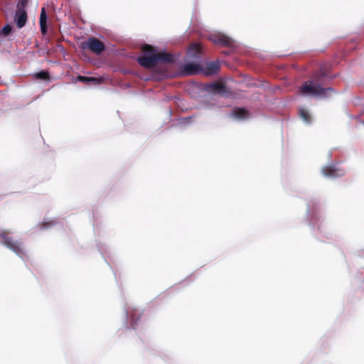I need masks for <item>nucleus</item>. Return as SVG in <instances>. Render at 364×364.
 <instances>
[{"mask_svg": "<svg viewBox=\"0 0 364 364\" xmlns=\"http://www.w3.org/2000/svg\"><path fill=\"white\" fill-rule=\"evenodd\" d=\"M77 80L80 82H85L87 84H90V83L98 84L102 81L100 79L97 78V77H86V76H82V75L77 76Z\"/></svg>", "mask_w": 364, "mask_h": 364, "instance_id": "nucleus-15", "label": "nucleus"}, {"mask_svg": "<svg viewBox=\"0 0 364 364\" xmlns=\"http://www.w3.org/2000/svg\"><path fill=\"white\" fill-rule=\"evenodd\" d=\"M201 53V47L199 44H193L189 48L187 52V55L189 58L193 57L196 59H198L200 58L199 55Z\"/></svg>", "mask_w": 364, "mask_h": 364, "instance_id": "nucleus-13", "label": "nucleus"}, {"mask_svg": "<svg viewBox=\"0 0 364 364\" xmlns=\"http://www.w3.org/2000/svg\"><path fill=\"white\" fill-rule=\"evenodd\" d=\"M36 77L37 79L46 80H49L50 75H49L48 72H47V71H41L36 74Z\"/></svg>", "mask_w": 364, "mask_h": 364, "instance_id": "nucleus-17", "label": "nucleus"}, {"mask_svg": "<svg viewBox=\"0 0 364 364\" xmlns=\"http://www.w3.org/2000/svg\"><path fill=\"white\" fill-rule=\"evenodd\" d=\"M156 64L159 63H173L175 61L174 56L166 52H160L155 53Z\"/></svg>", "mask_w": 364, "mask_h": 364, "instance_id": "nucleus-10", "label": "nucleus"}, {"mask_svg": "<svg viewBox=\"0 0 364 364\" xmlns=\"http://www.w3.org/2000/svg\"><path fill=\"white\" fill-rule=\"evenodd\" d=\"M339 170L334 166H326L322 168V173L327 177H337L341 176L342 173H338Z\"/></svg>", "mask_w": 364, "mask_h": 364, "instance_id": "nucleus-11", "label": "nucleus"}, {"mask_svg": "<svg viewBox=\"0 0 364 364\" xmlns=\"http://www.w3.org/2000/svg\"><path fill=\"white\" fill-rule=\"evenodd\" d=\"M141 50L145 54H150L148 56H139L137 58L139 64L145 68H151L156 65L155 51L156 49L151 45L144 44L141 47Z\"/></svg>", "mask_w": 364, "mask_h": 364, "instance_id": "nucleus-3", "label": "nucleus"}, {"mask_svg": "<svg viewBox=\"0 0 364 364\" xmlns=\"http://www.w3.org/2000/svg\"><path fill=\"white\" fill-rule=\"evenodd\" d=\"M128 314L129 315V316L131 317V319H132V325L134 326V324H136V321H137V319H134V315L132 314L131 312H129Z\"/></svg>", "mask_w": 364, "mask_h": 364, "instance_id": "nucleus-21", "label": "nucleus"}, {"mask_svg": "<svg viewBox=\"0 0 364 364\" xmlns=\"http://www.w3.org/2000/svg\"><path fill=\"white\" fill-rule=\"evenodd\" d=\"M299 115L300 117L306 122V123H311V115L309 114V112L304 109L301 108L299 110Z\"/></svg>", "mask_w": 364, "mask_h": 364, "instance_id": "nucleus-16", "label": "nucleus"}, {"mask_svg": "<svg viewBox=\"0 0 364 364\" xmlns=\"http://www.w3.org/2000/svg\"><path fill=\"white\" fill-rule=\"evenodd\" d=\"M28 4V0H18V3L17 5L16 9H22L26 10V8Z\"/></svg>", "mask_w": 364, "mask_h": 364, "instance_id": "nucleus-19", "label": "nucleus"}, {"mask_svg": "<svg viewBox=\"0 0 364 364\" xmlns=\"http://www.w3.org/2000/svg\"><path fill=\"white\" fill-rule=\"evenodd\" d=\"M82 49H88L95 55H100L105 50V46L102 41L95 37H90L81 45Z\"/></svg>", "mask_w": 364, "mask_h": 364, "instance_id": "nucleus-4", "label": "nucleus"}, {"mask_svg": "<svg viewBox=\"0 0 364 364\" xmlns=\"http://www.w3.org/2000/svg\"><path fill=\"white\" fill-rule=\"evenodd\" d=\"M11 31V26L10 25H6L1 32L4 36H8Z\"/></svg>", "mask_w": 364, "mask_h": 364, "instance_id": "nucleus-20", "label": "nucleus"}, {"mask_svg": "<svg viewBox=\"0 0 364 364\" xmlns=\"http://www.w3.org/2000/svg\"><path fill=\"white\" fill-rule=\"evenodd\" d=\"M206 90L209 92L220 95H225L228 92L225 85L220 82H215L207 85Z\"/></svg>", "mask_w": 364, "mask_h": 364, "instance_id": "nucleus-6", "label": "nucleus"}, {"mask_svg": "<svg viewBox=\"0 0 364 364\" xmlns=\"http://www.w3.org/2000/svg\"><path fill=\"white\" fill-rule=\"evenodd\" d=\"M220 70V63L218 61L208 62L205 67L202 66V72L205 75H212L216 74Z\"/></svg>", "mask_w": 364, "mask_h": 364, "instance_id": "nucleus-9", "label": "nucleus"}, {"mask_svg": "<svg viewBox=\"0 0 364 364\" xmlns=\"http://www.w3.org/2000/svg\"><path fill=\"white\" fill-rule=\"evenodd\" d=\"M9 233L7 230L0 232V237L3 239L2 244L17 255L22 257L25 255L23 243L12 237L8 236Z\"/></svg>", "mask_w": 364, "mask_h": 364, "instance_id": "nucleus-2", "label": "nucleus"}, {"mask_svg": "<svg viewBox=\"0 0 364 364\" xmlns=\"http://www.w3.org/2000/svg\"><path fill=\"white\" fill-rule=\"evenodd\" d=\"M324 76V73L321 71L315 73L311 79L304 82L299 87V92L303 95H310L323 98L330 97L336 92L332 87H323V81Z\"/></svg>", "mask_w": 364, "mask_h": 364, "instance_id": "nucleus-1", "label": "nucleus"}, {"mask_svg": "<svg viewBox=\"0 0 364 364\" xmlns=\"http://www.w3.org/2000/svg\"><path fill=\"white\" fill-rule=\"evenodd\" d=\"M210 39L213 43L220 46L233 47L234 46L232 39L222 33L213 35L211 36Z\"/></svg>", "mask_w": 364, "mask_h": 364, "instance_id": "nucleus-5", "label": "nucleus"}, {"mask_svg": "<svg viewBox=\"0 0 364 364\" xmlns=\"http://www.w3.org/2000/svg\"><path fill=\"white\" fill-rule=\"evenodd\" d=\"M234 116L240 119H245L248 117L249 112L243 108H237L233 112Z\"/></svg>", "mask_w": 364, "mask_h": 364, "instance_id": "nucleus-14", "label": "nucleus"}, {"mask_svg": "<svg viewBox=\"0 0 364 364\" xmlns=\"http://www.w3.org/2000/svg\"><path fill=\"white\" fill-rule=\"evenodd\" d=\"M40 27L41 31L43 35L47 33V15L45 8L41 9L40 15Z\"/></svg>", "mask_w": 364, "mask_h": 364, "instance_id": "nucleus-12", "label": "nucleus"}, {"mask_svg": "<svg viewBox=\"0 0 364 364\" xmlns=\"http://www.w3.org/2000/svg\"><path fill=\"white\" fill-rule=\"evenodd\" d=\"M28 15L26 10L16 9L14 16V21L18 28H23L27 21Z\"/></svg>", "mask_w": 364, "mask_h": 364, "instance_id": "nucleus-7", "label": "nucleus"}, {"mask_svg": "<svg viewBox=\"0 0 364 364\" xmlns=\"http://www.w3.org/2000/svg\"><path fill=\"white\" fill-rule=\"evenodd\" d=\"M54 224H55V223L53 220H50V221H48V222L43 221V223H40L38 225H39L40 228L44 229V228H48L49 227H51Z\"/></svg>", "mask_w": 364, "mask_h": 364, "instance_id": "nucleus-18", "label": "nucleus"}, {"mask_svg": "<svg viewBox=\"0 0 364 364\" xmlns=\"http://www.w3.org/2000/svg\"><path fill=\"white\" fill-rule=\"evenodd\" d=\"M182 70L186 75H195L202 72V66L193 62L186 63L183 65Z\"/></svg>", "mask_w": 364, "mask_h": 364, "instance_id": "nucleus-8", "label": "nucleus"}]
</instances>
